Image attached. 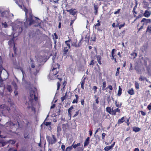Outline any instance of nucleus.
Here are the masks:
<instances>
[{
    "instance_id": "f257e3e1",
    "label": "nucleus",
    "mask_w": 151,
    "mask_h": 151,
    "mask_svg": "<svg viewBox=\"0 0 151 151\" xmlns=\"http://www.w3.org/2000/svg\"><path fill=\"white\" fill-rule=\"evenodd\" d=\"M71 39L65 41L64 43L63 44L62 50L63 56H66L69 54L71 48L70 42Z\"/></svg>"
},
{
    "instance_id": "f03ea898",
    "label": "nucleus",
    "mask_w": 151,
    "mask_h": 151,
    "mask_svg": "<svg viewBox=\"0 0 151 151\" xmlns=\"http://www.w3.org/2000/svg\"><path fill=\"white\" fill-rule=\"evenodd\" d=\"M6 129L12 131V129H14V130H17V124H14L11 121H8L5 125Z\"/></svg>"
},
{
    "instance_id": "7ed1b4c3",
    "label": "nucleus",
    "mask_w": 151,
    "mask_h": 151,
    "mask_svg": "<svg viewBox=\"0 0 151 151\" xmlns=\"http://www.w3.org/2000/svg\"><path fill=\"white\" fill-rule=\"evenodd\" d=\"M52 136L51 137L49 135L46 136V139L49 144L53 145L57 141V139L55 135L52 134Z\"/></svg>"
},
{
    "instance_id": "20e7f679",
    "label": "nucleus",
    "mask_w": 151,
    "mask_h": 151,
    "mask_svg": "<svg viewBox=\"0 0 151 151\" xmlns=\"http://www.w3.org/2000/svg\"><path fill=\"white\" fill-rule=\"evenodd\" d=\"M53 65L52 67V70H50L49 74V76L51 78L54 76H55L58 72L59 68L57 67H55Z\"/></svg>"
},
{
    "instance_id": "39448f33",
    "label": "nucleus",
    "mask_w": 151,
    "mask_h": 151,
    "mask_svg": "<svg viewBox=\"0 0 151 151\" xmlns=\"http://www.w3.org/2000/svg\"><path fill=\"white\" fill-rule=\"evenodd\" d=\"M30 98H29V103L33 102V99L35 101H37L38 100V98L35 96V93L34 91L31 90L30 91Z\"/></svg>"
},
{
    "instance_id": "423d86ee",
    "label": "nucleus",
    "mask_w": 151,
    "mask_h": 151,
    "mask_svg": "<svg viewBox=\"0 0 151 151\" xmlns=\"http://www.w3.org/2000/svg\"><path fill=\"white\" fill-rule=\"evenodd\" d=\"M102 89L103 91H104L109 89L110 91H109V92L110 93L113 90V87L111 85H109L106 88V82L104 81L102 83Z\"/></svg>"
},
{
    "instance_id": "0eeeda50",
    "label": "nucleus",
    "mask_w": 151,
    "mask_h": 151,
    "mask_svg": "<svg viewBox=\"0 0 151 151\" xmlns=\"http://www.w3.org/2000/svg\"><path fill=\"white\" fill-rule=\"evenodd\" d=\"M29 17L28 18V21L29 22V26H30L32 24L35 23V21L33 19V15L32 13L30 12L29 13Z\"/></svg>"
},
{
    "instance_id": "6e6552de",
    "label": "nucleus",
    "mask_w": 151,
    "mask_h": 151,
    "mask_svg": "<svg viewBox=\"0 0 151 151\" xmlns=\"http://www.w3.org/2000/svg\"><path fill=\"white\" fill-rule=\"evenodd\" d=\"M62 74H61L60 75L59 74L56 76V78L59 80V81L57 82V90H58L60 89V83L62 80Z\"/></svg>"
},
{
    "instance_id": "1a4fd4ad",
    "label": "nucleus",
    "mask_w": 151,
    "mask_h": 151,
    "mask_svg": "<svg viewBox=\"0 0 151 151\" xmlns=\"http://www.w3.org/2000/svg\"><path fill=\"white\" fill-rule=\"evenodd\" d=\"M26 104L27 105H28L27 106V108L28 109H29L30 108L31 109V110L32 111H34L35 112V108L33 106V103H29V102H27L26 103Z\"/></svg>"
},
{
    "instance_id": "9d476101",
    "label": "nucleus",
    "mask_w": 151,
    "mask_h": 151,
    "mask_svg": "<svg viewBox=\"0 0 151 151\" xmlns=\"http://www.w3.org/2000/svg\"><path fill=\"white\" fill-rule=\"evenodd\" d=\"M1 13V15L2 17H7L8 14V12L7 11H4L3 12H1V11H0Z\"/></svg>"
},
{
    "instance_id": "9b49d317",
    "label": "nucleus",
    "mask_w": 151,
    "mask_h": 151,
    "mask_svg": "<svg viewBox=\"0 0 151 151\" xmlns=\"http://www.w3.org/2000/svg\"><path fill=\"white\" fill-rule=\"evenodd\" d=\"M75 9H70L68 10L67 9L66 10V11L68 12H69V13L70 14H72V15H73V16L75 15L76 13V12L75 11H74V10H75Z\"/></svg>"
},
{
    "instance_id": "f8f14e48",
    "label": "nucleus",
    "mask_w": 151,
    "mask_h": 151,
    "mask_svg": "<svg viewBox=\"0 0 151 151\" xmlns=\"http://www.w3.org/2000/svg\"><path fill=\"white\" fill-rule=\"evenodd\" d=\"M150 14L151 12L146 10L145 11V13L143 14V16L146 17L148 18L150 17Z\"/></svg>"
},
{
    "instance_id": "ddd939ff",
    "label": "nucleus",
    "mask_w": 151,
    "mask_h": 151,
    "mask_svg": "<svg viewBox=\"0 0 151 151\" xmlns=\"http://www.w3.org/2000/svg\"><path fill=\"white\" fill-rule=\"evenodd\" d=\"M144 22L145 23H146V24H147V23L151 22V19H147L145 18H143L141 21V22Z\"/></svg>"
},
{
    "instance_id": "4468645a",
    "label": "nucleus",
    "mask_w": 151,
    "mask_h": 151,
    "mask_svg": "<svg viewBox=\"0 0 151 151\" xmlns=\"http://www.w3.org/2000/svg\"><path fill=\"white\" fill-rule=\"evenodd\" d=\"M127 93L131 95H133L134 94V91L132 88L129 89L127 91Z\"/></svg>"
},
{
    "instance_id": "2eb2a0df",
    "label": "nucleus",
    "mask_w": 151,
    "mask_h": 151,
    "mask_svg": "<svg viewBox=\"0 0 151 151\" xmlns=\"http://www.w3.org/2000/svg\"><path fill=\"white\" fill-rule=\"evenodd\" d=\"M62 129L64 131H65L68 127V125L67 123L64 124H62Z\"/></svg>"
},
{
    "instance_id": "dca6fc26",
    "label": "nucleus",
    "mask_w": 151,
    "mask_h": 151,
    "mask_svg": "<svg viewBox=\"0 0 151 151\" xmlns=\"http://www.w3.org/2000/svg\"><path fill=\"white\" fill-rule=\"evenodd\" d=\"M125 117L124 116L121 118V119H119L118 120L117 122V124H120L124 122V118Z\"/></svg>"
},
{
    "instance_id": "f3484780",
    "label": "nucleus",
    "mask_w": 151,
    "mask_h": 151,
    "mask_svg": "<svg viewBox=\"0 0 151 151\" xmlns=\"http://www.w3.org/2000/svg\"><path fill=\"white\" fill-rule=\"evenodd\" d=\"M90 137H88L86 139L84 143V146L86 147L87 146L89 143V140H90Z\"/></svg>"
},
{
    "instance_id": "a211bd4d",
    "label": "nucleus",
    "mask_w": 151,
    "mask_h": 151,
    "mask_svg": "<svg viewBox=\"0 0 151 151\" xmlns=\"http://www.w3.org/2000/svg\"><path fill=\"white\" fill-rule=\"evenodd\" d=\"M85 78H84L83 79L82 78V81L81 82V88L83 89L84 88V85L85 83Z\"/></svg>"
},
{
    "instance_id": "6ab92c4d",
    "label": "nucleus",
    "mask_w": 151,
    "mask_h": 151,
    "mask_svg": "<svg viewBox=\"0 0 151 151\" xmlns=\"http://www.w3.org/2000/svg\"><path fill=\"white\" fill-rule=\"evenodd\" d=\"M77 40L76 39H75L73 42H72L71 45L76 47H78V45L77 44Z\"/></svg>"
},
{
    "instance_id": "aec40b11",
    "label": "nucleus",
    "mask_w": 151,
    "mask_h": 151,
    "mask_svg": "<svg viewBox=\"0 0 151 151\" xmlns=\"http://www.w3.org/2000/svg\"><path fill=\"white\" fill-rule=\"evenodd\" d=\"M115 104L116 107L120 108L122 106V103H119V102H117V100H116L115 101Z\"/></svg>"
},
{
    "instance_id": "412c9836",
    "label": "nucleus",
    "mask_w": 151,
    "mask_h": 151,
    "mask_svg": "<svg viewBox=\"0 0 151 151\" xmlns=\"http://www.w3.org/2000/svg\"><path fill=\"white\" fill-rule=\"evenodd\" d=\"M24 137L25 139H29L30 136L29 134L27 132H24L23 134Z\"/></svg>"
},
{
    "instance_id": "4be33fe9",
    "label": "nucleus",
    "mask_w": 151,
    "mask_h": 151,
    "mask_svg": "<svg viewBox=\"0 0 151 151\" xmlns=\"http://www.w3.org/2000/svg\"><path fill=\"white\" fill-rule=\"evenodd\" d=\"M141 129L138 127H133V130L135 132H137L140 131Z\"/></svg>"
},
{
    "instance_id": "5701e85b",
    "label": "nucleus",
    "mask_w": 151,
    "mask_h": 151,
    "mask_svg": "<svg viewBox=\"0 0 151 151\" xmlns=\"http://www.w3.org/2000/svg\"><path fill=\"white\" fill-rule=\"evenodd\" d=\"M68 97L67 92H66L65 93V95L61 98L60 99L62 102H63Z\"/></svg>"
},
{
    "instance_id": "b1692460",
    "label": "nucleus",
    "mask_w": 151,
    "mask_h": 151,
    "mask_svg": "<svg viewBox=\"0 0 151 151\" xmlns=\"http://www.w3.org/2000/svg\"><path fill=\"white\" fill-rule=\"evenodd\" d=\"M139 80L141 81H144V80H145L147 82H150V81L148 80L147 78L143 76H140L139 77Z\"/></svg>"
},
{
    "instance_id": "393cba45",
    "label": "nucleus",
    "mask_w": 151,
    "mask_h": 151,
    "mask_svg": "<svg viewBox=\"0 0 151 151\" xmlns=\"http://www.w3.org/2000/svg\"><path fill=\"white\" fill-rule=\"evenodd\" d=\"M75 96L76 97V99H74L73 100V101H72L73 104H74L75 103L77 104L78 103V100L79 98V96L77 94H75Z\"/></svg>"
},
{
    "instance_id": "a878e982",
    "label": "nucleus",
    "mask_w": 151,
    "mask_h": 151,
    "mask_svg": "<svg viewBox=\"0 0 151 151\" xmlns=\"http://www.w3.org/2000/svg\"><path fill=\"white\" fill-rule=\"evenodd\" d=\"M122 89L121 87L119 86V89L118 91V92L117 93V95L118 96H120L122 93Z\"/></svg>"
},
{
    "instance_id": "bb28decb",
    "label": "nucleus",
    "mask_w": 151,
    "mask_h": 151,
    "mask_svg": "<svg viewBox=\"0 0 151 151\" xmlns=\"http://www.w3.org/2000/svg\"><path fill=\"white\" fill-rule=\"evenodd\" d=\"M14 86L15 90L14 91V93L15 96L17 95L18 94V92L17 91V84L15 83L14 85Z\"/></svg>"
},
{
    "instance_id": "cd10ccee",
    "label": "nucleus",
    "mask_w": 151,
    "mask_h": 151,
    "mask_svg": "<svg viewBox=\"0 0 151 151\" xmlns=\"http://www.w3.org/2000/svg\"><path fill=\"white\" fill-rule=\"evenodd\" d=\"M106 112L109 113V114L111 115L112 114V110L111 109V107H107L106 108Z\"/></svg>"
},
{
    "instance_id": "c85d7f7f",
    "label": "nucleus",
    "mask_w": 151,
    "mask_h": 151,
    "mask_svg": "<svg viewBox=\"0 0 151 151\" xmlns=\"http://www.w3.org/2000/svg\"><path fill=\"white\" fill-rule=\"evenodd\" d=\"M73 106H71L68 109V115L69 116L71 117V110H72L73 109Z\"/></svg>"
},
{
    "instance_id": "c756f323",
    "label": "nucleus",
    "mask_w": 151,
    "mask_h": 151,
    "mask_svg": "<svg viewBox=\"0 0 151 151\" xmlns=\"http://www.w3.org/2000/svg\"><path fill=\"white\" fill-rule=\"evenodd\" d=\"M91 40L95 42L96 41V35L95 34L94 35H93L92 37H91Z\"/></svg>"
},
{
    "instance_id": "7c9ffc66",
    "label": "nucleus",
    "mask_w": 151,
    "mask_h": 151,
    "mask_svg": "<svg viewBox=\"0 0 151 151\" xmlns=\"http://www.w3.org/2000/svg\"><path fill=\"white\" fill-rule=\"evenodd\" d=\"M6 144V142L2 140L0 141V147L4 146Z\"/></svg>"
},
{
    "instance_id": "2f4dec72",
    "label": "nucleus",
    "mask_w": 151,
    "mask_h": 151,
    "mask_svg": "<svg viewBox=\"0 0 151 151\" xmlns=\"http://www.w3.org/2000/svg\"><path fill=\"white\" fill-rule=\"evenodd\" d=\"M9 44V45H14V48L15 47V45L14 42V41L13 40H10L8 42Z\"/></svg>"
},
{
    "instance_id": "473e14b6",
    "label": "nucleus",
    "mask_w": 151,
    "mask_h": 151,
    "mask_svg": "<svg viewBox=\"0 0 151 151\" xmlns=\"http://www.w3.org/2000/svg\"><path fill=\"white\" fill-rule=\"evenodd\" d=\"M7 89L8 91L10 92L12 91V89L10 85H8L7 87Z\"/></svg>"
},
{
    "instance_id": "72a5a7b5",
    "label": "nucleus",
    "mask_w": 151,
    "mask_h": 151,
    "mask_svg": "<svg viewBox=\"0 0 151 151\" xmlns=\"http://www.w3.org/2000/svg\"><path fill=\"white\" fill-rule=\"evenodd\" d=\"M112 110V115H116V113L117 112L116 111V109H114V110H113V108H111Z\"/></svg>"
},
{
    "instance_id": "f704fd0d",
    "label": "nucleus",
    "mask_w": 151,
    "mask_h": 151,
    "mask_svg": "<svg viewBox=\"0 0 151 151\" xmlns=\"http://www.w3.org/2000/svg\"><path fill=\"white\" fill-rule=\"evenodd\" d=\"M135 88L137 89H139V83L137 81H135Z\"/></svg>"
},
{
    "instance_id": "c9c22d12",
    "label": "nucleus",
    "mask_w": 151,
    "mask_h": 151,
    "mask_svg": "<svg viewBox=\"0 0 151 151\" xmlns=\"http://www.w3.org/2000/svg\"><path fill=\"white\" fill-rule=\"evenodd\" d=\"M146 31L149 33H151V26H148L147 29Z\"/></svg>"
},
{
    "instance_id": "e433bc0d",
    "label": "nucleus",
    "mask_w": 151,
    "mask_h": 151,
    "mask_svg": "<svg viewBox=\"0 0 151 151\" xmlns=\"http://www.w3.org/2000/svg\"><path fill=\"white\" fill-rule=\"evenodd\" d=\"M120 69V67H118L117 68L116 71V73L115 75L116 76H117L119 75V70Z\"/></svg>"
},
{
    "instance_id": "4c0bfd02",
    "label": "nucleus",
    "mask_w": 151,
    "mask_h": 151,
    "mask_svg": "<svg viewBox=\"0 0 151 151\" xmlns=\"http://www.w3.org/2000/svg\"><path fill=\"white\" fill-rule=\"evenodd\" d=\"M36 18V20H37V26H40L41 25V22L40 20L38 18L35 17Z\"/></svg>"
},
{
    "instance_id": "58836bf2",
    "label": "nucleus",
    "mask_w": 151,
    "mask_h": 151,
    "mask_svg": "<svg viewBox=\"0 0 151 151\" xmlns=\"http://www.w3.org/2000/svg\"><path fill=\"white\" fill-rule=\"evenodd\" d=\"M111 148L110 147V146H109L105 147L104 148V150L105 151H108Z\"/></svg>"
},
{
    "instance_id": "ea45409f",
    "label": "nucleus",
    "mask_w": 151,
    "mask_h": 151,
    "mask_svg": "<svg viewBox=\"0 0 151 151\" xmlns=\"http://www.w3.org/2000/svg\"><path fill=\"white\" fill-rule=\"evenodd\" d=\"M73 149L72 146H70L67 147L65 150V151H70L71 150Z\"/></svg>"
},
{
    "instance_id": "a19ab883",
    "label": "nucleus",
    "mask_w": 151,
    "mask_h": 151,
    "mask_svg": "<svg viewBox=\"0 0 151 151\" xmlns=\"http://www.w3.org/2000/svg\"><path fill=\"white\" fill-rule=\"evenodd\" d=\"M1 24L2 26H3L5 28H6L8 27V25L6 22H2L1 23Z\"/></svg>"
},
{
    "instance_id": "79ce46f5",
    "label": "nucleus",
    "mask_w": 151,
    "mask_h": 151,
    "mask_svg": "<svg viewBox=\"0 0 151 151\" xmlns=\"http://www.w3.org/2000/svg\"><path fill=\"white\" fill-rule=\"evenodd\" d=\"M131 55L133 56V58L134 59L136 58V57H137V55L136 53L134 52H132L131 53Z\"/></svg>"
},
{
    "instance_id": "37998d69",
    "label": "nucleus",
    "mask_w": 151,
    "mask_h": 151,
    "mask_svg": "<svg viewBox=\"0 0 151 151\" xmlns=\"http://www.w3.org/2000/svg\"><path fill=\"white\" fill-rule=\"evenodd\" d=\"M116 51V50L115 49H113L112 50V51L111 52V55H115Z\"/></svg>"
},
{
    "instance_id": "c03bdc74",
    "label": "nucleus",
    "mask_w": 151,
    "mask_h": 151,
    "mask_svg": "<svg viewBox=\"0 0 151 151\" xmlns=\"http://www.w3.org/2000/svg\"><path fill=\"white\" fill-rule=\"evenodd\" d=\"M97 87L96 86H94L92 88V89L94 91V93H96L97 92Z\"/></svg>"
},
{
    "instance_id": "a18cd8bd",
    "label": "nucleus",
    "mask_w": 151,
    "mask_h": 151,
    "mask_svg": "<svg viewBox=\"0 0 151 151\" xmlns=\"http://www.w3.org/2000/svg\"><path fill=\"white\" fill-rule=\"evenodd\" d=\"M143 16V14H139L138 16H136L135 17L136 18V19H138L142 17Z\"/></svg>"
},
{
    "instance_id": "49530a36",
    "label": "nucleus",
    "mask_w": 151,
    "mask_h": 151,
    "mask_svg": "<svg viewBox=\"0 0 151 151\" xmlns=\"http://www.w3.org/2000/svg\"><path fill=\"white\" fill-rule=\"evenodd\" d=\"M96 57L97 61L101 60V58L100 55H96Z\"/></svg>"
},
{
    "instance_id": "de8ad7c7",
    "label": "nucleus",
    "mask_w": 151,
    "mask_h": 151,
    "mask_svg": "<svg viewBox=\"0 0 151 151\" xmlns=\"http://www.w3.org/2000/svg\"><path fill=\"white\" fill-rule=\"evenodd\" d=\"M62 129L61 127L60 126H58L57 128V131L58 132H60L61 131Z\"/></svg>"
},
{
    "instance_id": "09e8293b",
    "label": "nucleus",
    "mask_w": 151,
    "mask_h": 151,
    "mask_svg": "<svg viewBox=\"0 0 151 151\" xmlns=\"http://www.w3.org/2000/svg\"><path fill=\"white\" fill-rule=\"evenodd\" d=\"M82 39H81L78 42V47H80L82 44Z\"/></svg>"
},
{
    "instance_id": "8fccbe9b",
    "label": "nucleus",
    "mask_w": 151,
    "mask_h": 151,
    "mask_svg": "<svg viewBox=\"0 0 151 151\" xmlns=\"http://www.w3.org/2000/svg\"><path fill=\"white\" fill-rule=\"evenodd\" d=\"M140 112L141 113V114L142 116H145L146 114V113L145 112H144L143 111H139L138 112L139 113H140Z\"/></svg>"
},
{
    "instance_id": "3c124183",
    "label": "nucleus",
    "mask_w": 151,
    "mask_h": 151,
    "mask_svg": "<svg viewBox=\"0 0 151 151\" xmlns=\"http://www.w3.org/2000/svg\"><path fill=\"white\" fill-rule=\"evenodd\" d=\"M1 107L2 108V106H3V107H4V108H6L8 111H9V110H10V109L8 107H6L5 105H1Z\"/></svg>"
},
{
    "instance_id": "603ef678",
    "label": "nucleus",
    "mask_w": 151,
    "mask_h": 151,
    "mask_svg": "<svg viewBox=\"0 0 151 151\" xmlns=\"http://www.w3.org/2000/svg\"><path fill=\"white\" fill-rule=\"evenodd\" d=\"M125 25V23H124L123 24L119 25V29H121V28L124 26Z\"/></svg>"
},
{
    "instance_id": "864d4df0",
    "label": "nucleus",
    "mask_w": 151,
    "mask_h": 151,
    "mask_svg": "<svg viewBox=\"0 0 151 151\" xmlns=\"http://www.w3.org/2000/svg\"><path fill=\"white\" fill-rule=\"evenodd\" d=\"M24 11L25 12L26 17V18L27 19V13L28 12V10L26 8H25V9H24Z\"/></svg>"
},
{
    "instance_id": "5fc2aeb1",
    "label": "nucleus",
    "mask_w": 151,
    "mask_h": 151,
    "mask_svg": "<svg viewBox=\"0 0 151 151\" xmlns=\"http://www.w3.org/2000/svg\"><path fill=\"white\" fill-rule=\"evenodd\" d=\"M3 67L1 65H0V78H1V74L2 73L3 70Z\"/></svg>"
},
{
    "instance_id": "6e6d98bb",
    "label": "nucleus",
    "mask_w": 151,
    "mask_h": 151,
    "mask_svg": "<svg viewBox=\"0 0 151 151\" xmlns=\"http://www.w3.org/2000/svg\"><path fill=\"white\" fill-rule=\"evenodd\" d=\"M132 12L134 13V17H135L136 16V14H137V12L136 11V10H132Z\"/></svg>"
},
{
    "instance_id": "4d7b16f0",
    "label": "nucleus",
    "mask_w": 151,
    "mask_h": 151,
    "mask_svg": "<svg viewBox=\"0 0 151 151\" xmlns=\"http://www.w3.org/2000/svg\"><path fill=\"white\" fill-rule=\"evenodd\" d=\"M79 110H78V111H76V113L74 115V116H73V117H75L76 116H77L79 114Z\"/></svg>"
},
{
    "instance_id": "13d9d810",
    "label": "nucleus",
    "mask_w": 151,
    "mask_h": 151,
    "mask_svg": "<svg viewBox=\"0 0 151 151\" xmlns=\"http://www.w3.org/2000/svg\"><path fill=\"white\" fill-rule=\"evenodd\" d=\"M147 108L149 110H151V103L148 105L147 107Z\"/></svg>"
},
{
    "instance_id": "bf43d9fd",
    "label": "nucleus",
    "mask_w": 151,
    "mask_h": 151,
    "mask_svg": "<svg viewBox=\"0 0 151 151\" xmlns=\"http://www.w3.org/2000/svg\"><path fill=\"white\" fill-rule=\"evenodd\" d=\"M101 25V23H97L95 25H94V26L95 27V29H96V27H99V26L100 25Z\"/></svg>"
},
{
    "instance_id": "052dcab7",
    "label": "nucleus",
    "mask_w": 151,
    "mask_h": 151,
    "mask_svg": "<svg viewBox=\"0 0 151 151\" xmlns=\"http://www.w3.org/2000/svg\"><path fill=\"white\" fill-rule=\"evenodd\" d=\"M94 60H92L91 61L89 65H94Z\"/></svg>"
},
{
    "instance_id": "680f3d73",
    "label": "nucleus",
    "mask_w": 151,
    "mask_h": 151,
    "mask_svg": "<svg viewBox=\"0 0 151 151\" xmlns=\"http://www.w3.org/2000/svg\"><path fill=\"white\" fill-rule=\"evenodd\" d=\"M106 135V133H103L102 134V139H104Z\"/></svg>"
},
{
    "instance_id": "e2e57ef3",
    "label": "nucleus",
    "mask_w": 151,
    "mask_h": 151,
    "mask_svg": "<svg viewBox=\"0 0 151 151\" xmlns=\"http://www.w3.org/2000/svg\"><path fill=\"white\" fill-rule=\"evenodd\" d=\"M25 120L26 122V124L27 126H28L29 124V122L27 119H25Z\"/></svg>"
},
{
    "instance_id": "0e129e2a",
    "label": "nucleus",
    "mask_w": 151,
    "mask_h": 151,
    "mask_svg": "<svg viewBox=\"0 0 151 151\" xmlns=\"http://www.w3.org/2000/svg\"><path fill=\"white\" fill-rule=\"evenodd\" d=\"M51 124V123L50 122H46L45 123V125L46 126H48L49 125H50Z\"/></svg>"
},
{
    "instance_id": "69168bd1",
    "label": "nucleus",
    "mask_w": 151,
    "mask_h": 151,
    "mask_svg": "<svg viewBox=\"0 0 151 151\" xmlns=\"http://www.w3.org/2000/svg\"><path fill=\"white\" fill-rule=\"evenodd\" d=\"M120 9H119L117 10V11L115 12L114 14H119V13L120 12Z\"/></svg>"
},
{
    "instance_id": "338daca9",
    "label": "nucleus",
    "mask_w": 151,
    "mask_h": 151,
    "mask_svg": "<svg viewBox=\"0 0 151 151\" xmlns=\"http://www.w3.org/2000/svg\"><path fill=\"white\" fill-rule=\"evenodd\" d=\"M54 35L55 36V39H57L58 38V36L57 35L56 33H55L54 34Z\"/></svg>"
},
{
    "instance_id": "774afa93",
    "label": "nucleus",
    "mask_w": 151,
    "mask_h": 151,
    "mask_svg": "<svg viewBox=\"0 0 151 151\" xmlns=\"http://www.w3.org/2000/svg\"><path fill=\"white\" fill-rule=\"evenodd\" d=\"M99 97H97L95 100L97 104H98L99 103Z\"/></svg>"
}]
</instances>
